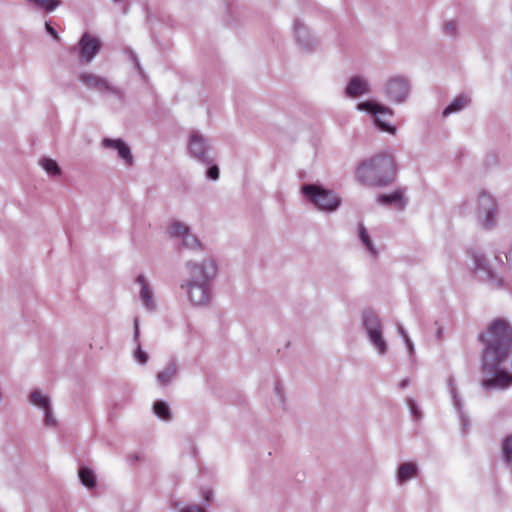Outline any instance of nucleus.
I'll return each instance as SVG.
<instances>
[{
	"label": "nucleus",
	"mask_w": 512,
	"mask_h": 512,
	"mask_svg": "<svg viewBox=\"0 0 512 512\" xmlns=\"http://www.w3.org/2000/svg\"><path fill=\"white\" fill-rule=\"evenodd\" d=\"M484 344L482 370L485 390H505L512 386V327L502 318L492 321L487 332L480 334Z\"/></svg>",
	"instance_id": "f257e3e1"
},
{
	"label": "nucleus",
	"mask_w": 512,
	"mask_h": 512,
	"mask_svg": "<svg viewBox=\"0 0 512 512\" xmlns=\"http://www.w3.org/2000/svg\"><path fill=\"white\" fill-rule=\"evenodd\" d=\"M395 174L396 163L392 155L380 153L359 164L356 178L365 185L384 187L394 181Z\"/></svg>",
	"instance_id": "f03ea898"
},
{
	"label": "nucleus",
	"mask_w": 512,
	"mask_h": 512,
	"mask_svg": "<svg viewBox=\"0 0 512 512\" xmlns=\"http://www.w3.org/2000/svg\"><path fill=\"white\" fill-rule=\"evenodd\" d=\"M300 192L305 200L322 212L333 213L342 203L341 197L320 183H304Z\"/></svg>",
	"instance_id": "7ed1b4c3"
},
{
	"label": "nucleus",
	"mask_w": 512,
	"mask_h": 512,
	"mask_svg": "<svg viewBox=\"0 0 512 512\" xmlns=\"http://www.w3.org/2000/svg\"><path fill=\"white\" fill-rule=\"evenodd\" d=\"M497 215L498 204L495 198L485 190H481L477 196V223L482 229L491 230L497 224Z\"/></svg>",
	"instance_id": "20e7f679"
},
{
	"label": "nucleus",
	"mask_w": 512,
	"mask_h": 512,
	"mask_svg": "<svg viewBox=\"0 0 512 512\" xmlns=\"http://www.w3.org/2000/svg\"><path fill=\"white\" fill-rule=\"evenodd\" d=\"M362 327L366 332L371 345L378 351L379 355H385L388 345L382 335V324L378 314L370 309L362 313Z\"/></svg>",
	"instance_id": "39448f33"
},
{
	"label": "nucleus",
	"mask_w": 512,
	"mask_h": 512,
	"mask_svg": "<svg viewBox=\"0 0 512 512\" xmlns=\"http://www.w3.org/2000/svg\"><path fill=\"white\" fill-rule=\"evenodd\" d=\"M357 109L371 114L373 116L374 125L381 132H387L392 135L396 134V126L385 119L387 115L390 117L393 116L394 112L391 108L374 100H367L358 103Z\"/></svg>",
	"instance_id": "423d86ee"
},
{
	"label": "nucleus",
	"mask_w": 512,
	"mask_h": 512,
	"mask_svg": "<svg viewBox=\"0 0 512 512\" xmlns=\"http://www.w3.org/2000/svg\"><path fill=\"white\" fill-rule=\"evenodd\" d=\"M185 267L189 273V277L186 281L192 283L204 282L210 284L218 272L217 263L213 258H206L200 263L188 261Z\"/></svg>",
	"instance_id": "0eeeda50"
},
{
	"label": "nucleus",
	"mask_w": 512,
	"mask_h": 512,
	"mask_svg": "<svg viewBox=\"0 0 512 512\" xmlns=\"http://www.w3.org/2000/svg\"><path fill=\"white\" fill-rule=\"evenodd\" d=\"M188 151L191 157L202 164L209 165L214 160L208 139L197 131H192L189 135Z\"/></svg>",
	"instance_id": "6e6552de"
},
{
	"label": "nucleus",
	"mask_w": 512,
	"mask_h": 512,
	"mask_svg": "<svg viewBox=\"0 0 512 512\" xmlns=\"http://www.w3.org/2000/svg\"><path fill=\"white\" fill-rule=\"evenodd\" d=\"M79 80L82 84H84L88 89L99 92V93H105L108 92L110 94H113L118 99L122 100L124 98L123 91L113 86L109 83V81L101 76L95 75L93 73L89 72H83L79 76Z\"/></svg>",
	"instance_id": "1a4fd4ad"
},
{
	"label": "nucleus",
	"mask_w": 512,
	"mask_h": 512,
	"mask_svg": "<svg viewBox=\"0 0 512 512\" xmlns=\"http://www.w3.org/2000/svg\"><path fill=\"white\" fill-rule=\"evenodd\" d=\"M410 91L409 81L402 76L391 77L385 84V96L392 102L400 104L406 101Z\"/></svg>",
	"instance_id": "9d476101"
},
{
	"label": "nucleus",
	"mask_w": 512,
	"mask_h": 512,
	"mask_svg": "<svg viewBox=\"0 0 512 512\" xmlns=\"http://www.w3.org/2000/svg\"><path fill=\"white\" fill-rule=\"evenodd\" d=\"M180 288L186 291L188 300L194 306H203L210 300V284L183 281Z\"/></svg>",
	"instance_id": "9b49d317"
},
{
	"label": "nucleus",
	"mask_w": 512,
	"mask_h": 512,
	"mask_svg": "<svg viewBox=\"0 0 512 512\" xmlns=\"http://www.w3.org/2000/svg\"><path fill=\"white\" fill-rule=\"evenodd\" d=\"M102 46L101 41L85 32L78 43L79 58L84 63H89L98 54Z\"/></svg>",
	"instance_id": "f8f14e48"
},
{
	"label": "nucleus",
	"mask_w": 512,
	"mask_h": 512,
	"mask_svg": "<svg viewBox=\"0 0 512 512\" xmlns=\"http://www.w3.org/2000/svg\"><path fill=\"white\" fill-rule=\"evenodd\" d=\"M294 36L297 44L305 51L310 52L316 47L315 38L312 36L308 28L298 19L294 22Z\"/></svg>",
	"instance_id": "ddd939ff"
},
{
	"label": "nucleus",
	"mask_w": 512,
	"mask_h": 512,
	"mask_svg": "<svg viewBox=\"0 0 512 512\" xmlns=\"http://www.w3.org/2000/svg\"><path fill=\"white\" fill-rule=\"evenodd\" d=\"M104 148H111L117 151L118 156L124 160L127 165H132L133 155L130 147L121 139L104 138L102 140Z\"/></svg>",
	"instance_id": "4468645a"
},
{
	"label": "nucleus",
	"mask_w": 512,
	"mask_h": 512,
	"mask_svg": "<svg viewBox=\"0 0 512 512\" xmlns=\"http://www.w3.org/2000/svg\"><path fill=\"white\" fill-rule=\"evenodd\" d=\"M370 92V86L363 77L355 75L350 78L345 88V95L349 98H358Z\"/></svg>",
	"instance_id": "2eb2a0df"
},
{
	"label": "nucleus",
	"mask_w": 512,
	"mask_h": 512,
	"mask_svg": "<svg viewBox=\"0 0 512 512\" xmlns=\"http://www.w3.org/2000/svg\"><path fill=\"white\" fill-rule=\"evenodd\" d=\"M377 202L385 206L394 205L400 211L404 210L407 206V199L404 196V192L400 189L389 194H379Z\"/></svg>",
	"instance_id": "dca6fc26"
},
{
	"label": "nucleus",
	"mask_w": 512,
	"mask_h": 512,
	"mask_svg": "<svg viewBox=\"0 0 512 512\" xmlns=\"http://www.w3.org/2000/svg\"><path fill=\"white\" fill-rule=\"evenodd\" d=\"M471 257L474 262L475 271L483 272L487 280L492 281L496 279L495 273L489 266V263L487 262V259L484 254L480 252H472Z\"/></svg>",
	"instance_id": "f3484780"
},
{
	"label": "nucleus",
	"mask_w": 512,
	"mask_h": 512,
	"mask_svg": "<svg viewBox=\"0 0 512 512\" xmlns=\"http://www.w3.org/2000/svg\"><path fill=\"white\" fill-rule=\"evenodd\" d=\"M178 371L177 364L174 360H171L169 364L156 375L157 383L160 386H166L172 382Z\"/></svg>",
	"instance_id": "a211bd4d"
},
{
	"label": "nucleus",
	"mask_w": 512,
	"mask_h": 512,
	"mask_svg": "<svg viewBox=\"0 0 512 512\" xmlns=\"http://www.w3.org/2000/svg\"><path fill=\"white\" fill-rule=\"evenodd\" d=\"M448 385H449V389H450V394L452 396L453 406L458 413V416L461 420L463 427H466L468 425V418L462 410V402H461V399L458 396L456 388L454 386V379L451 376L448 378Z\"/></svg>",
	"instance_id": "6ab92c4d"
},
{
	"label": "nucleus",
	"mask_w": 512,
	"mask_h": 512,
	"mask_svg": "<svg viewBox=\"0 0 512 512\" xmlns=\"http://www.w3.org/2000/svg\"><path fill=\"white\" fill-rule=\"evenodd\" d=\"M418 473V466L413 462H405L400 465L397 472V480L399 483H404L412 478H415Z\"/></svg>",
	"instance_id": "aec40b11"
},
{
	"label": "nucleus",
	"mask_w": 512,
	"mask_h": 512,
	"mask_svg": "<svg viewBox=\"0 0 512 512\" xmlns=\"http://www.w3.org/2000/svg\"><path fill=\"white\" fill-rule=\"evenodd\" d=\"M470 102V99L465 94L458 95L442 112L443 117H447L453 113L462 111Z\"/></svg>",
	"instance_id": "412c9836"
},
{
	"label": "nucleus",
	"mask_w": 512,
	"mask_h": 512,
	"mask_svg": "<svg viewBox=\"0 0 512 512\" xmlns=\"http://www.w3.org/2000/svg\"><path fill=\"white\" fill-rule=\"evenodd\" d=\"M78 476L81 483L91 489L96 486L97 479L94 471L86 466H81L78 471Z\"/></svg>",
	"instance_id": "4be33fe9"
},
{
	"label": "nucleus",
	"mask_w": 512,
	"mask_h": 512,
	"mask_svg": "<svg viewBox=\"0 0 512 512\" xmlns=\"http://www.w3.org/2000/svg\"><path fill=\"white\" fill-rule=\"evenodd\" d=\"M153 412L158 418H160L164 421L172 420L171 409L169 407V404L164 400H157L153 404Z\"/></svg>",
	"instance_id": "5701e85b"
},
{
	"label": "nucleus",
	"mask_w": 512,
	"mask_h": 512,
	"mask_svg": "<svg viewBox=\"0 0 512 512\" xmlns=\"http://www.w3.org/2000/svg\"><path fill=\"white\" fill-rule=\"evenodd\" d=\"M358 236H359V239L362 242V244L365 246L366 250L372 256L377 255V250L368 234L367 229L365 228V226L362 223H360L358 225Z\"/></svg>",
	"instance_id": "b1692460"
},
{
	"label": "nucleus",
	"mask_w": 512,
	"mask_h": 512,
	"mask_svg": "<svg viewBox=\"0 0 512 512\" xmlns=\"http://www.w3.org/2000/svg\"><path fill=\"white\" fill-rule=\"evenodd\" d=\"M140 299L143 306L150 312L156 310V303L153 299V292L150 286H145L140 289Z\"/></svg>",
	"instance_id": "393cba45"
},
{
	"label": "nucleus",
	"mask_w": 512,
	"mask_h": 512,
	"mask_svg": "<svg viewBox=\"0 0 512 512\" xmlns=\"http://www.w3.org/2000/svg\"><path fill=\"white\" fill-rule=\"evenodd\" d=\"M39 163L49 176H58L62 173L58 163L49 157H42Z\"/></svg>",
	"instance_id": "a878e982"
},
{
	"label": "nucleus",
	"mask_w": 512,
	"mask_h": 512,
	"mask_svg": "<svg viewBox=\"0 0 512 512\" xmlns=\"http://www.w3.org/2000/svg\"><path fill=\"white\" fill-rule=\"evenodd\" d=\"M37 9L45 12H53L61 5V0H26Z\"/></svg>",
	"instance_id": "bb28decb"
},
{
	"label": "nucleus",
	"mask_w": 512,
	"mask_h": 512,
	"mask_svg": "<svg viewBox=\"0 0 512 512\" xmlns=\"http://www.w3.org/2000/svg\"><path fill=\"white\" fill-rule=\"evenodd\" d=\"M29 398H30V402L33 405H35L41 409H45L51 405L50 398L45 394H41L38 390H33L30 393Z\"/></svg>",
	"instance_id": "cd10ccee"
},
{
	"label": "nucleus",
	"mask_w": 512,
	"mask_h": 512,
	"mask_svg": "<svg viewBox=\"0 0 512 512\" xmlns=\"http://www.w3.org/2000/svg\"><path fill=\"white\" fill-rule=\"evenodd\" d=\"M188 231V226L178 221L173 222L168 229L169 235L173 238H182Z\"/></svg>",
	"instance_id": "c85d7f7f"
},
{
	"label": "nucleus",
	"mask_w": 512,
	"mask_h": 512,
	"mask_svg": "<svg viewBox=\"0 0 512 512\" xmlns=\"http://www.w3.org/2000/svg\"><path fill=\"white\" fill-rule=\"evenodd\" d=\"M502 455L505 462L512 464V435L507 436L503 440Z\"/></svg>",
	"instance_id": "c756f323"
},
{
	"label": "nucleus",
	"mask_w": 512,
	"mask_h": 512,
	"mask_svg": "<svg viewBox=\"0 0 512 512\" xmlns=\"http://www.w3.org/2000/svg\"><path fill=\"white\" fill-rule=\"evenodd\" d=\"M182 246L187 249H196L200 248L201 244L197 237L188 231L183 237H182Z\"/></svg>",
	"instance_id": "7c9ffc66"
},
{
	"label": "nucleus",
	"mask_w": 512,
	"mask_h": 512,
	"mask_svg": "<svg viewBox=\"0 0 512 512\" xmlns=\"http://www.w3.org/2000/svg\"><path fill=\"white\" fill-rule=\"evenodd\" d=\"M407 405L414 420H419L421 418V411L417 402L413 398H408Z\"/></svg>",
	"instance_id": "2f4dec72"
},
{
	"label": "nucleus",
	"mask_w": 512,
	"mask_h": 512,
	"mask_svg": "<svg viewBox=\"0 0 512 512\" xmlns=\"http://www.w3.org/2000/svg\"><path fill=\"white\" fill-rule=\"evenodd\" d=\"M44 411V423L46 426L48 427H53L56 425V419L54 418L53 414H52V408H51V405L45 409H43Z\"/></svg>",
	"instance_id": "473e14b6"
},
{
	"label": "nucleus",
	"mask_w": 512,
	"mask_h": 512,
	"mask_svg": "<svg viewBox=\"0 0 512 512\" xmlns=\"http://www.w3.org/2000/svg\"><path fill=\"white\" fill-rule=\"evenodd\" d=\"M208 166L209 167L206 171V177L212 181L217 180L220 175L219 167L216 164H213V162Z\"/></svg>",
	"instance_id": "72a5a7b5"
},
{
	"label": "nucleus",
	"mask_w": 512,
	"mask_h": 512,
	"mask_svg": "<svg viewBox=\"0 0 512 512\" xmlns=\"http://www.w3.org/2000/svg\"><path fill=\"white\" fill-rule=\"evenodd\" d=\"M134 356H135V359L140 364H145L148 361V354L144 350L141 349L140 343H137V348L135 350Z\"/></svg>",
	"instance_id": "f704fd0d"
},
{
	"label": "nucleus",
	"mask_w": 512,
	"mask_h": 512,
	"mask_svg": "<svg viewBox=\"0 0 512 512\" xmlns=\"http://www.w3.org/2000/svg\"><path fill=\"white\" fill-rule=\"evenodd\" d=\"M126 54L128 55L129 59L133 62L134 66L138 70V72L140 74H142V68H141L140 62H139L135 52L131 48H127Z\"/></svg>",
	"instance_id": "c9c22d12"
},
{
	"label": "nucleus",
	"mask_w": 512,
	"mask_h": 512,
	"mask_svg": "<svg viewBox=\"0 0 512 512\" xmlns=\"http://www.w3.org/2000/svg\"><path fill=\"white\" fill-rule=\"evenodd\" d=\"M201 495L207 505H209L213 501L214 493H213L212 489H209V488L203 489L201 492Z\"/></svg>",
	"instance_id": "e433bc0d"
},
{
	"label": "nucleus",
	"mask_w": 512,
	"mask_h": 512,
	"mask_svg": "<svg viewBox=\"0 0 512 512\" xmlns=\"http://www.w3.org/2000/svg\"><path fill=\"white\" fill-rule=\"evenodd\" d=\"M45 31L51 35L56 41L60 40L58 32L51 26L49 21L45 22Z\"/></svg>",
	"instance_id": "4c0bfd02"
},
{
	"label": "nucleus",
	"mask_w": 512,
	"mask_h": 512,
	"mask_svg": "<svg viewBox=\"0 0 512 512\" xmlns=\"http://www.w3.org/2000/svg\"><path fill=\"white\" fill-rule=\"evenodd\" d=\"M444 31L447 35L454 36L456 34V23L453 21L447 22Z\"/></svg>",
	"instance_id": "58836bf2"
},
{
	"label": "nucleus",
	"mask_w": 512,
	"mask_h": 512,
	"mask_svg": "<svg viewBox=\"0 0 512 512\" xmlns=\"http://www.w3.org/2000/svg\"><path fill=\"white\" fill-rule=\"evenodd\" d=\"M179 512H206L205 509L201 508L200 506L193 504L188 505L182 509H180Z\"/></svg>",
	"instance_id": "ea45409f"
},
{
	"label": "nucleus",
	"mask_w": 512,
	"mask_h": 512,
	"mask_svg": "<svg viewBox=\"0 0 512 512\" xmlns=\"http://www.w3.org/2000/svg\"><path fill=\"white\" fill-rule=\"evenodd\" d=\"M274 390H275L276 396L278 397L279 403L284 405L283 389L279 382L276 383Z\"/></svg>",
	"instance_id": "a19ab883"
},
{
	"label": "nucleus",
	"mask_w": 512,
	"mask_h": 512,
	"mask_svg": "<svg viewBox=\"0 0 512 512\" xmlns=\"http://www.w3.org/2000/svg\"><path fill=\"white\" fill-rule=\"evenodd\" d=\"M134 332H133V339L136 343H139V335H140V328H139V321L138 319H134Z\"/></svg>",
	"instance_id": "79ce46f5"
},
{
	"label": "nucleus",
	"mask_w": 512,
	"mask_h": 512,
	"mask_svg": "<svg viewBox=\"0 0 512 512\" xmlns=\"http://www.w3.org/2000/svg\"><path fill=\"white\" fill-rule=\"evenodd\" d=\"M404 342L407 347L409 356L412 357L414 354V344H413L412 340L410 338H408Z\"/></svg>",
	"instance_id": "37998d69"
},
{
	"label": "nucleus",
	"mask_w": 512,
	"mask_h": 512,
	"mask_svg": "<svg viewBox=\"0 0 512 512\" xmlns=\"http://www.w3.org/2000/svg\"><path fill=\"white\" fill-rule=\"evenodd\" d=\"M136 283L139 284L142 287H145V286H150L145 278L144 275L140 274L136 277Z\"/></svg>",
	"instance_id": "c03bdc74"
},
{
	"label": "nucleus",
	"mask_w": 512,
	"mask_h": 512,
	"mask_svg": "<svg viewBox=\"0 0 512 512\" xmlns=\"http://www.w3.org/2000/svg\"><path fill=\"white\" fill-rule=\"evenodd\" d=\"M398 333L401 335L404 341L409 338L407 332L401 325L398 326Z\"/></svg>",
	"instance_id": "a18cd8bd"
},
{
	"label": "nucleus",
	"mask_w": 512,
	"mask_h": 512,
	"mask_svg": "<svg viewBox=\"0 0 512 512\" xmlns=\"http://www.w3.org/2000/svg\"><path fill=\"white\" fill-rule=\"evenodd\" d=\"M408 385H409V379H408V378L403 379V380H402V381H400V383H399V387H400L401 389L406 388Z\"/></svg>",
	"instance_id": "49530a36"
},
{
	"label": "nucleus",
	"mask_w": 512,
	"mask_h": 512,
	"mask_svg": "<svg viewBox=\"0 0 512 512\" xmlns=\"http://www.w3.org/2000/svg\"><path fill=\"white\" fill-rule=\"evenodd\" d=\"M138 459H139V457H138L137 454H134V455L130 456V462L131 463H134V462L138 461Z\"/></svg>",
	"instance_id": "de8ad7c7"
},
{
	"label": "nucleus",
	"mask_w": 512,
	"mask_h": 512,
	"mask_svg": "<svg viewBox=\"0 0 512 512\" xmlns=\"http://www.w3.org/2000/svg\"><path fill=\"white\" fill-rule=\"evenodd\" d=\"M502 284H503V279H499V280H498V286H499V287H501V286H502Z\"/></svg>",
	"instance_id": "09e8293b"
}]
</instances>
